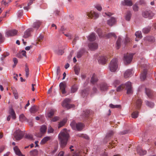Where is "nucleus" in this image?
<instances>
[{"label":"nucleus","mask_w":156,"mask_h":156,"mask_svg":"<svg viewBox=\"0 0 156 156\" xmlns=\"http://www.w3.org/2000/svg\"><path fill=\"white\" fill-rule=\"evenodd\" d=\"M69 136L67 131V130L64 129L62 130L58 135V138L61 143V147H64L66 144Z\"/></svg>","instance_id":"nucleus-1"},{"label":"nucleus","mask_w":156,"mask_h":156,"mask_svg":"<svg viewBox=\"0 0 156 156\" xmlns=\"http://www.w3.org/2000/svg\"><path fill=\"white\" fill-rule=\"evenodd\" d=\"M123 88H125L126 90L127 94H130L133 93V90L131 82H128L124 85L122 84L120 85L117 88L116 90L117 91H120Z\"/></svg>","instance_id":"nucleus-2"},{"label":"nucleus","mask_w":156,"mask_h":156,"mask_svg":"<svg viewBox=\"0 0 156 156\" xmlns=\"http://www.w3.org/2000/svg\"><path fill=\"white\" fill-rule=\"evenodd\" d=\"M96 31L100 37H106L107 38H109L113 37L115 38H116V35L113 33H110L108 34H105V32H102L101 30L99 28Z\"/></svg>","instance_id":"nucleus-3"},{"label":"nucleus","mask_w":156,"mask_h":156,"mask_svg":"<svg viewBox=\"0 0 156 156\" xmlns=\"http://www.w3.org/2000/svg\"><path fill=\"white\" fill-rule=\"evenodd\" d=\"M118 60L116 58H114L111 61L109 65V68L111 71L115 72L117 69L118 65Z\"/></svg>","instance_id":"nucleus-4"},{"label":"nucleus","mask_w":156,"mask_h":156,"mask_svg":"<svg viewBox=\"0 0 156 156\" xmlns=\"http://www.w3.org/2000/svg\"><path fill=\"white\" fill-rule=\"evenodd\" d=\"M70 125L73 129H76L79 131L82 130L84 126L83 124L80 122L76 123L74 121H73Z\"/></svg>","instance_id":"nucleus-5"},{"label":"nucleus","mask_w":156,"mask_h":156,"mask_svg":"<svg viewBox=\"0 0 156 156\" xmlns=\"http://www.w3.org/2000/svg\"><path fill=\"white\" fill-rule=\"evenodd\" d=\"M13 135L16 140H19L23 138L24 135V133L22 131L19 129H18L16 130L14 133Z\"/></svg>","instance_id":"nucleus-6"},{"label":"nucleus","mask_w":156,"mask_h":156,"mask_svg":"<svg viewBox=\"0 0 156 156\" xmlns=\"http://www.w3.org/2000/svg\"><path fill=\"white\" fill-rule=\"evenodd\" d=\"M133 54L127 53L124 55V61L125 64H129L132 61Z\"/></svg>","instance_id":"nucleus-7"},{"label":"nucleus","mask_w":156,"mask_h":156,"mask_svg":"<svg viewBox=\"0 0 156 156\" xmlns=\"http://www.w3.org/2000/svg\"><path fill=\"white\" fill-rule=\"evenodd\" d=\"M154 14L150 11H145L142 12V16L145 18H148L149 19H152Z\"/></svg>","instance_id":"nucleus-8"},{"label":"nucleus","mask_w":156,"mask_h":156,"mask_svg":"<svg viewBox=\"0 0 156 156\" xmlns=\"http://www.w3.org/2000/svg\"><path fill=\"white\" fill-rule=\"evenodd\" d=\"M87 15L89 17L91 18H94V19H97L99 16V14L93 10H91L90 12H87Z\"/></svg>","instance_id":"nucleus-9"},{"label":"nucleus","mask_w":156,"mask_h":156,"mask_svg":"<svg viewBox=\"0 0 156 156\" xmlns=\"http://www.w3.org/2000/svg\"><path fill=\"white\" fill-rule=\"evenodd\" d=\"M70 101V100L69 99H66L63 101L62 103V106L63 107H65L68 109L72 108L74 106V105H70L69 104Z\"/></svg>","instance_id":"nucleus-10"},{"label":"nucleus","mask_w":156,"mask_h":156,"mask_svg":"<svg viewBox=\"0 0 156 156\" xmlns=\"http://www.w3.org/2000/svg\"><path fill=\"white\" fill-rule=\"evenodd\" d=\"M18 32V31L15 29H12L7 30L6 32L7 37H11L16 35Z\"/></svg>","instance_id":"nucleus-11"},{"label":"nucleus","mask_w":156,"mask_h":156,"mask_svg":"<svg viewBox=\"0 0 156 156\" xmlns=\"http://www.w3.org/2000/svg\"><path fill=\"white\" fill-rule=\"evenodd\" d=\"M47 127L45 125L42 126L40 129L41 133L39 134H37L36 136L38 137H41L42 136V134L44 133L47 129Z\"/></svg>","instance_id":"nucleus-12"},{"label":"nucleus","mask_w":156,"mask_h":156,"mask_svg":"<svg viewBox=\"0 0 156 156\" xmlns=\"http://www.w3.org/2000/svg\"><path fill=\"white\" fill-rule=\"evenodd\" d=\"M88 47L91 50H94L98 48V44L95 42L90 43L88 44Z\"/></svg>","instance_id":"nucleus-13"},{"label":"nucleus","mask_w":156,"mask_h":156,"mask_svg":"<svg viewBox=\"0 0 156 156\" xmlns=\"http://www.w3.org/2000/svg\"><path fill=\"white\" fill-rule=\"evenodd\" d=\"M116 21L115 17H112L109 20L107 21V24L110 26H112L116 23Z\"/></svg>","instance_id":"nucleus-14"},{"label":"nucleus","mask_w":156,"mask_h":156,"mask_svg":"<svg viewBox=\"0 0 156 156\" xmlns=\"http://www.w3.org/2000/svg\"><path fill=\"white\" fill-rule=\"evenodd\" d=\"M114 133L112 131H109L107 134V135L104 139V141L106 142H108V141L109 140L112 136Z\"/></svg>","instance_id":"nucleus-15"},{"label":"nucleus","mask_w":156,"mask_h":156,"mask_svg":"<svg viewBox=\"0 0 156 156\" xmlns=\"http://www.w3.org/2000/svg\"><path fill=\"white\" fill-rule=\"evenodd\" d=\"M59 87L60 90L62 94H65L66 93L65 88L66 87V84L65 83L61 82L59 84Z\"/></svg>","instance_id":"nucleus-16"},{"label":"nucleus","mask_w":156,"mask_h":156,"mask_svg":"<svg viewBox=\"0 0 156 156\" xmlns=\"http://www.w3.org/2000/svg\"><path fill=\"white\" fill-rule=\"evenodd\" d=\"M136 108L137 109H139L141 105L142 101L138 97L136 98Z\"/></svg>","instance_id":"nucleus-17"},{"label":"nucleus","mask_w":156,"mask_h":156,"mask_svg":"<svg viewBox=\"0 0 156 156\" xmlns=\"http://www.w3.org/2000/svg\"><path fill=\"white\" fill-rule=\"evenodd\" d=\"M107 58L104 56H100L98 58V62L100 64H105L107 61Z\"/></svg>","instance_id":"nucleus-18"},{"label":"nucleus","mask_w":156,"mask_h":156,"mask_svg":"<svg viewBox=\"0 0 156 156\" xmlns=\"http://www.w3.org/2000/svg\"><path fill=\"white\" fill-rule=\"evenodd\" d=\"M33 31V29L32 28H29L27 29L24 33L23 37L25 38L28 37L30 35V32Z\"/></svg>","instance_id":"nucleus-19"},{"label":"nucleus","mask_w":156,"mask_h":156,"mask_svg":"<svg viewBox=\"0 0 156 156\" xmlns=\"http://www.w3.org/2000/svg\"><path fill=\"white\" fill-rule=\"evenodd\" d=\"M121 4L123 5L128 6H131L133 5L132 1L129 0H124L121 2Z\"/></svg>","instance_id":"nucleus-20"},{"label":"nucleus","mask_w":156,"mask_h":156,"mask_svg":"<svg viewBox=\"0 0 156 156\" xmlns=\"http://www.w3.org/2000/svg\"><path fill=\"white\" fill-rule=\"evenodd\" d=\"M99 87L101 91H103L107 90L108 88V86L105 83H102L99 85Z\"/></svg>","instance_id":"nucleus-21"},{"label":"nucleus","mask_w":156,"mask_h":156,"mask_svg":"<svg viewBox=\"0 0 156 156\" xmlns=\"http://www.w3.org/2000/svg\"><path fill=\"white\" fill-rule=\"evenodd\" d=\"M41 23L42 22L39 20H37L34 23L33 25V27L37 30L39 27Z\"/></svg>","instance_id":"nucleus-22"},{"label":"nucleus","mask_w":156,"mask_h":156,"mask_svg":"<svg viewBox=\"0 0 156 156\" xmlns=\"http://www.w3.org/2000/svg\"><path fill=\"white\" fill-rule=\"evenodd\" d=\"M132 74V70L131 69L127 70L124 73V77L126 78L131 76Z\"/></svg>","instance_id":"nucleus-23"},{"label":"nucleus","mask_w":156,"mask_h":156,"mask_svg":"<svg viewBox=\"0 0 156 156\" xmlns=\"http://www.w3.org/2000/svg\"><path fill=\"white\" fill-rule=\"evenodd\" d=\"M88 40L90 41H93L96 39V36L94 33H92L87 37Z\"/></svg>","instance_id":"nucleus-24"},{"label":"nucleus","mask_w":156,"mask_h":156,"mask_svg":"<svg viewBox=\"0 0 156 156\" xmlns=\"http://www.w3.org/2000/svg\"><path fill=\"white\" fill-rule=\"evenodd\" d=\"M147 73V70L145 69L141 74L140 78L142 80H144L146 78Z\"/></svg>","instance_id":"nucleus-25"},{"label":"nucleus","mask_w":156,"mask_h":156,"mask_svg":"<svg viewBox=\"0 0 156 156\" xmlns=\"http://www.w3.org/2000/svg\"><path fill=\"white\" fill-rule=\"evenodd\" d=\"M146 93L147 96L150 98H151L153 95V91L152 90L146 88H145Z\"/></svg>","instance_id":"nucleus-26"},{"label":"nucleus","mask_w":156,"mask_h":156,"mask_svg":"<svg viewBox=\"0 0 156 156\" xmlns=\"http://www.w3.org/2000/svg\"><path fill=\"white\" fill-rule=\"evenodd\" d=\"M98 81V79L97 76L94 74L91 78L90 80L91 83L94 84L97 82Z\"/></svg>","instance_id":"nucleus-27"},{"label":"nucleus","mask_w":156,"mask_h":156,"mask_svg":"<svg viewBox=\"0 0 156 156\" xmlns=\"http://www.w3.org/2000/svg\"><path fill=\"white\" fill-rule=\"evenodd\" d=\"M9 113L12 117L13 119H15L16 118V114L13 109L12 108H10L9 111Z\"/></svg>","instance_id":"nucleus-28"},{"label":"nucleus","mask_w":156,"mask_h":156,"mask_svg":"<svg viewBox=\"0 0 156 156\" xmlns=\"http://www.w3.org/2000/svg\"><path fill=\"white\" fill-rule=\"evenodd\" d=\"M137 153L140 155H144L146 154L147 151L144 150L140 147H139L137 150Z\"/></svg>","instance_id":"nucleus-29"},{"label":"nucleus","mask_w":156,"mask_h":156,"mask_svg":"<svg viewBox=\"0 0 156 156\" xmlns=\"http://www.w3.org/2000/svg\"><path fill=\"white\" fill-rule=\"evenodd\" d=\"M131 16V13L130 11H128L126 13V14L125 18L126 20L129 21L130 20Z\"/></svg>","instance_id":"nucleus-30"},{"label":"nucleus","mask_w":156,"mask_h":156,"mask_svg":"<svg viewBox=\"0 0 156 156\" xmlns=\"http://www.w3.org/2000/svg\"><path fill=\"white\" fill-rule=\"evenodd\" d=\"M145 39L151 42H154V38L152 36H147L145 38Z\"/></svg>","instance_id":"nucleus-31"},{"label":"nucleus","mask_w":156,"mask_h":156,"mask_svg":"<svg viewBox=\"0 0 156 156\" xmlns=\"http://www.w3.org/2000/svg\"><path fill=\"white\" fill-rule=\"evenodd\" d=\"M121 38L120 37H119L116 42V48L117 49H119L121 46Z\"/></svg>","instance_id":"nucleus-32"},{"label":"nucleus","mask_w":156,"mask_h":156,"mask_svg":"<svg viewBox=\"0 0 156 156\" xmlns=\"http://www.w3.org/2000/svg\"><path fill=\"white\" fill-rule=\"evenodd\" d=\"M146 105L148 107L152 108L154 106V104L152 102L149 101H145Z\"/></svg>","instance_id":"nucleus-33"},{"label":"nucleus","mask_w":156,"mask_h":156,"mask_svg":"<svg viewBox=\"0 0 156 156\" xmlns=\"http://www.w3.org/2000/svg\"><path fill=\"white\" fill-rule=\"evenodd\" d=\"M50 137L49 136H46L43 138L41 140V144H44L45 143L47 142L49 140Z\"/></svg>","instance_id":"nucleus-34"},{"label":"nucleus","mask_w":156,"mask_h":156,"mask_svg":"<svg viewBox=\"0 0 156 156\" xmlns=\"http://www.w3.org/2000/svg\"><path fill=\"white\" fill-rule=\"evenodd\" d=\"M78 87L77 86L74 84L72 87L71 88V92L74 93L76 92L77 90Z\"/></svg>","instance_id":"nucleus-35"},{"label":"nucleus","mask_w":156,"mask_h":156,"mask_svg":"<svg viewBox=\"0 0 156 156\" xmlns=\"http://www.w3.org/2000/svg\"><path fill=\"white\" fill-rule=\"evenodd\" d=\"M31 156H37L38 154V151L36 149L31 151L30 152Z\"/></svg>","instance_id":"nucleus-36"},{"label":"nucleus","mask_w":156,"mask_h":156,"mask_svg":"<svg viewBox=\"0 0 156 156\" xmlns=\"http://www.w3.org/2000/svg\"><path fill=\"white\" fill-rule=\"evenodd\" d=\"M37 111V108L35 106L31 107L30 110L31 113H34Z\"/></svg>","instance_id":"nucleus-37"},{"label":"nucleus","mask_w":156,"mask_h":156,"mask_svg":"<svg viewBox=\"0 0 156 156\" xmlns=\"http://www.w3.org/2000/svg\"><path fill=\"white\" fill-rule=\"evenodd\" d=\"M80 70V68L78 66L76 65L74 67V70L76 74L78 75Z\"/></svg>","instance_id":"nucleus-38"},{"label":"nucleus","mask_w":156,"mask_h":156,"mask_svg":"<svg viewBox=\"0 0 156 156\" xmlns=\"http://www.w3.org/2000/svg\"><path fill=\"white\" fill-rule=\"evenodd\" d=\"M55 111H56L54 109L51 110L47 114L48 117L49 118H51L54 115Z\"/></svg>","instance_id":"nucleus-39"},{"label":"nucleus","mask_w":156,"mask_h":156,"mask_svg":"<svg viewBox=\"0 0 156 156\" xmlns=\"http://www.w3.org/2000/svg\"><path fill=\"white\" fill-rule=\"evenodd\" d=\"M84 50L82 49L78 52L76 55L77 58H80L81 57L83 53L84 52Z\"/></svg>","instance_id":"nucleus-40"},{"label":"nucleus","mask_w":156,"mask_h":156,"mask_svg":"<svg viewBox=\"0 0 156 156\" xmlns=\"http://www.w3.org/2000/svg\"><path fill=\"white\" fill-rule=\"evenodd\" d=\"M14 150L15 151L16 154L18 155H21V152L17 146H15L14 147Z\"/></svg>","instance_id":"nucleus-41"},{"label":"nucleus","mask_w":156,"mask_h":156,"mask_svg":"<svg viewBox=\"0 0 156 156\" xmlns=\"http://www.w3.org/2000/svg\"><path fill=\"white\" fill-rule=\"evenodd\" d=\"M66 122V119H64L60 122L58 124V128H59L63 126L65 124Z\"/></svg>","instance_id":"nucleus-42"},{"label":"nucleus","mask_w":156,"mask_h":156,"mask_svg":"<svg viewBox=\"0 0 156 156\" xmlns=\"http://www.w3.org/2000/svg\"><path fill=\"white\" fill-rule=\"evenodd\" d=\"M118 143V142L116 140L112 141L111 142L109 143V144L110 145V147H112L111 148H113V147H115V145H116Z\"/></svg>","instance_id":"nucleus-43"},{"label":"nucleus","mask_w":156,"mask_h":156,"mask_svg":"<svg viewBox=\"0 0 156 156\" xmlns=\"http://www.w3.org/2000/svg\"><path fill=\"white\" fill-rule=\"evenodd\" d=\"M135 35L136 38H141L142 37L141 32L140 31H137L135 33Z\"/></svg>","instance_id":"nucleus-44"},{"label":"nucleus","mask_w":156,"mask_h":156,"mask_svg":"<svg viewBox=\"0 0 156 156\" xmlns=\"http://www.w3.org/2000/svg\"><path fill=\"white\" fill-rule=\"evenodd\" d=\"M151 28L150 27H148L144 28L143 30V33L144 34L148 33L150 31Z\"/></svg>","instance_id":"nucleus-45"},{"label":"nucleus","mask_w":156,"mask_h":156,"mask_svg":"<svg viewBox=\"0 0 156 156\" xmlns=\"http://www.w3.org/2000/svg\"><path fill=\"white\" fill-rule=\"evenodd\" d=\"M138 115V112L137 111L134 112L132 114V117L133 118H137Z\"/></svg>","instance_id":"nucleus-46"},{"label":"nucleus","mask_w":156,"mask_h":156,"mask_svg":"<svg viewBox=\"0 0 156 156\" xmlns=\"http://www.w3.org/2000/svg\"><path fill=\"white\" fill-rule=\"evenodd\" d=\"M88 94V90L86 89H85L83 90L82 92V95L83 97H84L87 96Z\"/></svg>","instance_id":"nucleus-47"},{"label":"nucleus","mask_w":156,"mask_h":156,"mask_svg":"<svg viewBox=\"0 0 156 156\" xmlns=\"http://www.w3.org/2000/svg\"><path fill=\"white\" fill-rule=\"evenodd\" d=\"M80 154V153L76 151L75 153L71 152L69 156H79Z\"/></svg>","instance_id":"nucleus-48"},{"label":"nucleus","mask_w":156,"mask_h":156,"mask_svg":"<svg viewBox=\"0 0 156 156\" xmlns=\"http://www.w3.org/2000/svg\"><path fill=\"white\" fill-rule=\"evenodd\" d=\"M44 38V36L43 35H40L37 38V41H38L36 43V44H39L38 42H41Z\"/></svg>","instance_id":"nucleus-49"},{"label":"nucleus","mask_w":156,"mask_h":156,"mask_svg":"<svg viewBox=\"0 0 156 156\" xmlns=\"http://www.w3.org/2000/svg\"><path fill=\"white\" fill-rule=\"evenodd\" d=\"M25 137V138L30 140H32L33 139V136L30 134H26Z\"/></svg>","instance_id":"nucleus-50"},{"label":"nucleus","mask_w":156,"mask_h":156,"mask_svg":"<svg viewBox=\"0 0 156 156\" xmlns=\"http://www.w3.org/2000/svg\"><path fill=\"white\" fill-rule=\"evenodd\" d=\"M55 53L58 55H61L64 53V52L62 50L58 49L55 51Z\"/></svg>","instance_id":"nucleus-51"},{"label":"nucleus","mask_w":156,"mask_h":156,"mask_svg":"<svg viewBox=\"0 0 156 156\" xmlns=\"http://www.w3.org/2000/svg\"><path fill=\"white\" fill-rule=\"evenodd\" d=\"M90 112L88 110H87L86 112H84L83 113L84 117L85 118H88Z\"/></svg>","instance_id":"nucleus-52"},{"label":"nucleus","mask_w":156,"mask_h":156,"mask_svg":"<svg viewBox=\"0 0 156 156\" xmlns=\"http://www.w3.org/2000/svg\"><path fill=\"white\" fill-rule=\"evenodd\" d=\"M19 119L20 121L23 122L25 120L26 117L23 114H22L20 115Z\"/></svg>","instance_id":"nucleus-53"},{"label":"nucleus","mask_w":156,"mask_h":156,"mask_svg":"<svg viewBox=\"0 0 156 156\" xmlns=\"http://www.w3.org/2000/svg\"><path fill=\"white\" fill-rule=\"evenodd\" d=\"M109 106L110 107H111L112 108H120L121 107L120 105H114L112 104H110Z\"/></svg>","instance_id":"nucleus-54"},{"label":"nucleus","mask_w":156,"mask_h":156,"mask_svg":"<svg viewBox=\"0 0 156 156\" xmlns=\"http://www.w3.org/2000/svg\"><path fill=\"white\" fill-rule=\"evenodd\" d=\"M13 91L15 98L16 99H18V95L17 91L15 90H13Z\"/></svg>","instance_id":"nucleus-55"},{"label":"nucleus","mask_w":156,"mask_h":156,"mask_svg":"<svg viewBox=\"0 0 156 156\" xmlns=\"http://www.w3.org/2000/svg\"><path fill=\"white\" fill-rule=\"evenodd\" d=\"M133 9L134 11H137L138 10L139 7L136 4H135L133 5Z\"/></svg>","instance_id":"nucleus-56"},{"label":"nucleus","mask_w":156,"mask_h":156,"mask_svg":"<svg viewBox=\"0 0 156 156\" xmlns=\"http://www.w3.org/2000/svg\"><path fill=\"white\" fill-rule=\"evenodd\" d=\"M9 55V53L8 52H6L4 53L2 55V57L1 58L2 60L4 58Z\"/></svg>","instance_id":"nucleus-57"},{"label":"nucleus","mask_w":156,"mask_h":156,"mask_svg":"<svg viewBox=\"0 0 156 156\" xmlns=\"http://www.w3.org/2000/svg\"><path fill=\"white\" fill-rule=\"evenodd\" d=\"M95 8L99 11H101L102 9V7L99 5H97L95 6Z\"/></svg>","instance_id":"nucleus-58"},{"label":"nucleus","mask_w":156,"mask_h":156,"mask_svg":"<svg viewBox=\"0 0 156 156\" xmlns=\"http://www.w3.org/2000/svg\"><path fill=\"white\" fill-rule=\"evenodd\" d=\"M79 39V37L78 36H75V37L73 39V44H75L76 43V41L78 40Z\"/></svg>","instance_id":"nucleus-59"},{"label":"nucleus","mask_w":156,"mask_h":156,"mask_svg":"<svg viewBox=\"0 0 156 156\" xmlns=\"http://www.w3.org/2000/svg\"><path fill=\"white\" fill-rule=\"evenodd\" d=\"M23 10H20L18 12V17L21 16L23 14Z\"/></svg>","instance_id":"nucleus-60"},{"label":"nucleus","mask_w":156,"mask_h":156,"mask_svg":"<svg viewBox=\"0 0 156 156\" xmlns=\"http://www.w3.org/2000/svg\"><path fill=\"white\" fill-rule=\"evenodd\" d=\"M54 131L53 129L51 127V126H49L48 129V133H52Z\"/></svg>","instance_id":"nucleus-61"},{"label":"nucleus","mask_w":156,"mask_h":156,"mask_svg":"<svg viewBox=\"0 0 156 156\" xmlns=\"http://www.w3.org/2000/svg\"><path fill=\"white\" fill-rule=\"evenodd\" d=\"M9 0H8V2H7L6 1V0H3L2 1V4L4 5L5 6H7L8 5V4L9 2Z\"/></svg>","instance_id":"nucleus-62"},{"label":"nucleus","mask_w":156,"mask_h":156,"mask_svg":"<svg viewBox=\"0 0 156 156\" xmlns=\"http://www.w3.org/2000/svg\"><path fill=\"white\" fill-rule=\"evenodd\" d=\"M59 119V117L57 116H55L51 120V121L53 122H55Z\"/></svg>","instance_id":"nucleus-63"},{"label":"nucleus","mask_w":156,"mask_h":156,"mask_svg":"<svg viewBox=\"0 0 156 156\" xmlns=\"http://www.w3.org/2000/svg\"><path fill=\"white\" fill-rule=\"evenodd\" d=\"M29 2L28 3L27 5L29 6L31 5L35 0H28Z\"/></svg>","instance_id":"nucleus-64"}]
</instances>
